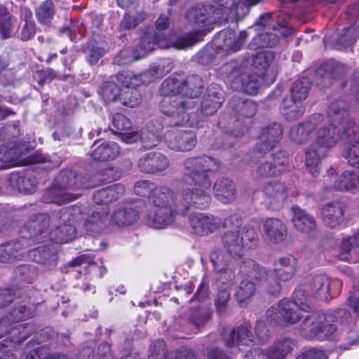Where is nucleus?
Here are the masks:
<instances>
[{
    "label": "nucleus",
    "mask_w": 359,
    "mask_h": 359,
    "mask_svg": "<svg viewBox=\"0 0 359 359\" xmlns=\"http://www.w3.org/2000/svg\"><path fill=\"white\" fill-rule=\"evenodd\" d=\"M99 95L105 104H109L119 100L121 90L114 81H104L98 90Z\"/></svg>",
    "instance_id": "3c124183"
},
{
    "label": "nucleus",
    "mask_w": 359,
    "mask_h": 359,
    "mask_svg": "<svg viewBox=\"0 0 359 359\" xmlns=\"http://www.w3.org/2000/svg\"><path fill=\"white\" fill-rule=\"evenodd\" d=\"M189 222L193 232L198 236H207L216 231L221 224V219L213 215L202 212H194L189 217Z\"/></svg>",
    "instance_id": "a211bd4d"
},
{
    "label": "nucleus",
    "mask_w": 359,
    "mask_h": 359,
    "mask_svg": "<svg viewBox=\"0 0 359 359\" xmlns=\"http://www.w3.org/2000/svg\"><path fill=\"white\" fill-rule=\"evenodd\" d=\"M34 324L27 323L21 325H11L8 335L4 340L14 344H19L27 339L35 332Z\"/></svg>",
    "instance_id": "58836bf2"
},
{
    "label": "nucleus",
    "mask_w": 359,
    "mask_h": 359,
    "mask_svg": "<svg viewBox=\"0 0 359 359\" xmlns=\"http://www.w3.org/2000/svg\"><path fill=\"white\" fill-rule=\"evenodd\" d=\"M140 140L141 148L144 150H149L159 144L161 137L154 131L144 128L140 135Z\"/></svg>",
    "instance_id": "052dcab7"
},
{
    "label": "nucleus",
    "mask_w": 359,
    "mask_h": 359,
    "mask_svg": "<svg viewBox=\"0 0 359 359\" xmlns=\"http://www.w3.org/2000/svg\"><path fill=\"white\" fill-rule=\"evenodd\" d=\"M204 81L198 74H189L184 76L173 73L163 81L159 89L163 96L159 103L160 111L165 115L172 118V124L175 126H191V114L196 106L191 100H179L174 96L196 99L201 97L204 91Z\"/></svg>",
    "instance_id": "f03ea898"
},
{
    "label": "nucleus",
    "mask_w": 359,
    "mask_h": 359,
    "mask_svg": "<svg viewBox=\"0 0 359 359\" xmlns=\"http://www.w3.org/2000/svg\"><path fill=\"white\" fill-rule=\"evenodd\" d=\"M224 102V91L216 83H211L201 102L200 111L202 115L208 116L215 114Z\"/></svg>",
    "instance_id": "dca6fc26"
},
{
    "label": "nucleus",
    "mask_w": 359,
    "mask_h": 359,
    "mask_svg": "<svg viewBox=\"0 0 359 359\" xmlns=\"http://www.w3.org/2000/svg\"><path fill=\"white\" fill-rule=\"evenodd\" d=\"M326 154H321V149L313 147V145L305 151V166L313 177L318 176L320 170V159Z\"/></svg>",
    "instance_id": "79ce46f5"
},
{
    "label": "nucleus",
    "mask_w": 359,
    "mask_h": 359,
    "mask_svg": "<svg viewBox=\"0 0 359 359\" xmlns=\"http://www.w3.org/2000/svg\"><path fill=\"white\" fill-rule=\"evenodd\" d=\"M263 231L266 239L273 244L282 243L287 236L286 225L276 217H269L264 220Z\"/></svg>",
    "instance_id": "393cba45"
},
{
    "label": "nucleus",
    "mask_w": 359,
    "mask_h": 359,
    "mask_svg": "<svg viewBox=\"0 0 359 359\" xmlns=\"http://www.w3.org/2000/svg\"><path fill=\"white\" fill-rule=\"evenodd\" d=\"M54 181L64 191L67 189H88L90 185L86 177L72 170H62L55 177Z\"/></svg>",
    "instance_id": "412c9836"
},
{
    "label": "nucleus",
    "mask_w": 359,
    "mask_h": 359,
    "mask_svg": "<svg viewBox=\"0 0 359 359\" xmlns=\"http://www.w3.org/2000/svg\"><path fill=\"white\" fill-rule=\"evenodd\" d=\"M140 217L139 211L133 208H123L116 210L111 215V221L119 226L131 225Z\"/></svg>",
    "instance_id": "c03bdc74"
},
{
    "label": "nucleus",
    "mask_w": 359,
    "mask_h": 359,
    "mask_svg": "<svg viewBox=\"0 0 359 359\" xmlns=\"http://www.w3.org/2000/svg\"><path fill=\"white\" fill-rule=\"evenodd\" d=\"M329 341H334L340 349L348 350L353 345L359 344V334L357 330L345 328L334 332Z\"/></svg>",
    "instance_id": "e433bc0d"
},
{
    "label": "nucleus",
    "mask_w": 359,
    "mask_h": 359,
    "mask_svg": "<svg viewBox=\"0 0 359 359\" xmlns=\"http://www.w3.org/2000/svg\"><path fill=\"white\" fill-rule=\"evenodd\" d=\"M312 296L307 285H301L294 290L291 299L296 302L300 309L304 312H311L313 307L309 303V297Z\"/></svg>",
    "instance_id": "603ef678"
},
{
    "label": "nucleus",
    "mask_w": 359,
    "mask_h": 359,
    "mask_svg": "<svg viewBox=\"0 0 359 359\" xmlns=\"http://www.w3.org/2000/svg\"><path fill=\"white\" fill-rule=\"evenodd\" d=\"M256 284L243 276L236 290L234 297L238 304L246 302L256 293Z\"/></svg>",
    "instance_id": "8fccbe9b"
},
{
    "label": "nucleus",
    "mask_w": 359,
    "mask_h": 359,
    "mask_svg": "<svg viewBox=\"0 0 359 359\" xmlns=\"http://www.w3.org/2000/svg\"><path fill=\"white\" fill-rule=\"evenodd\" d=\"M81 215V208L78 205H69L59 210V222L72 224Z\"/></svg>",
    "instance_id": "e2e57ef3"
},
{
    "label": "nucleus",
    "mask_w": 359,
    "mask_h": 359,
    "mask_svg": "<svg viewBox=\"0 0 359 359\" xmlns=\"http://www.w3.org/2000/svg\"><path fill=\"white\" fill-rule=\"evenodd\" d=\"M274 60V54L270 50H261L255 53L252 58V65L262 77L267 76L268 69Z\"/></svg>",
    "instance_id": "49530a36"
},
{
    "label": "nucleus",
    "mask_w": 359,
    "mask_h": 359,
    "mask_svg": "<svg viewBox=\"0 0 359 359\" xmlns=\"http://www.w3.org/2000/svg\"><path fill=\"white\" fill-rule=\"evenodd\" d=\"M257 111V104L253 100L235 98L232 100L231 112H224L218 118L217 126L226 134L236 137L249 131L245 119L252 118Z\"/></svg>",
    "instance_id": "7ed1b4c3"
},
{
    "label": "nucleus",
    "mask_w": 359,
    "mask_h": 359,
    "mask_svg": "<svg viewBox=\"0 0 359 359\" xmlns=\"http://www.w3.org/2000/svg\"><path fill=\"white\" fill-rule=\"evenodd\" d=\"M213 190L216 198L223 203H228L236 198L234 183L227 177L218 178L214 184Z\"/></svg>",
    "instance_id": "f704fd0d"
},
{
    "label": "nucleus",
    "mask_w": 359,
    "mask_h": 359,
    "mask_svg": "<svg viewBox=\"0 0 359 359\" xmlns=\"http://www.w3.org/2000/svg\"><path fill=\"white\" fill-rule=\"evenodd\" d=\"M108 215V207L94 210L84 222L85 229L91 233H98L102 229L101 224L107 220Z\"/></svg>",
    "instance_id": "a19ab883"
},
{
    "label": "nucleus",
    "mask_w": 359,
    "mask_h": 359,
    "mask_svg": "<svg viewBox=\"0 0 359 359\" xmlns=\"http://www.w3.org/2000/svg\"><path fill=\"white\" fill-rule=\"evenodd\" d=\"M282 113L285 118L290 121L302 117L305 112V107L302 102L285 97L281 103Z\"/></svg>",
    "instance_id": "a18cd8bd"
},
{
    "label": "nucleus",
    "mask_w": 359,
    "mask_h": 359,
    "mask_svg": "<svg viewBox=\"0 0 359 359\" xmlns=\"http://www.w3.org/2000/svg\"><path fill=\"white\" fill-rule=\"evenodd\" d=\"M312 83L309 77L303 76L296 80L290 88L291 100L299 102L305 100L311 88Z\"/></svg>",
    "instance_id": "09e8293b"
},
{
    "label": "nucleus",
    "mask_w": 359,
    "mask_h": 359,
    "mask_svg": "<svg viewBox=\"0 0 359 359\" xmlns=\"http://www.w3.org/2000/svg\"><path fill=\"white\" fill-rule=\"evenodd\" d=\"M230 299L231 294L227 290L222 289L218 292L215 299V306L219 316H224L226 313Z\"/></svg>",
    "instance_id": "774afa93"
},
{
    "label": "nucleus",
    "mask_w": 359,
    "mask_h": 359,
    "mask_svg": "<svg viewBox=\"0 0 359 359\" xmlns=\"http://www.w3.org/2000/svg\"><path fill=\"white\" fill-rule=\"evenodd\" d=\"M13 323L23 321L34 316V311L26 305H20L13 308L7 313Z\"/></svg>",
    "instance_id": "0e129e2a"
},
{
    "label": "nucleus",
    "mask_w": 359,
    "mask_h": 359,
    "mask_svg": "<svg viewBox=\"0 0 359 359\" xmlns=\"http://www.w3.org/2000/svg\"><path fill=\"white\" fill-rule=\"evenodd\" d=\"M344 141L342 148V156L351 166L359 170V135L355 130V123L348 120L341 135Z\"/></svg>",
    "instance_id": "1a4fd4ad"
},
{
    "label": "nucleus",
    "mask_w": 359,
    "mask_h": 359,
    "mask_svg": "<svg viewBox=\"0 0 359 359\" xmlns=\"http://www.w3.org/2000/svg\"><path fill=\"white\" fill-rule=\"evenodd\" d=\"M241 271L245 278L255 283L257 286L264 285L266 290L269 285L273 284L268 270L253 259H248L244 261L241 266Z\"/></svg>",
    "instance_id": "6ab92c4d"
},
{
    "label": "nucleus",
    "mask_w": 359,
    "mask_h": 359,
    "mask_svg": "<svg viewBox=\"0 0 359 359\" xmlns=\"http://www.w3.org/2000/svg\"><path fill=\"white\" fill-rule=\"evenodd\" d=\"M278 307L282 321L287 325H294L302 318L303 311L296 302L288 298L281 299Z\"/></svg>",
    "instance_id": "7c9ffc66"
},
{
    "label": "nucleus",
    "mask_w": 359,
    "mask_h": 359,
    "mask_svg": "<svg viewBox=\"0 0 359 359\" xmlns=\"http://www.w3.org/2000/svg\"><path fill=\"white\" fill-rule=\"evenodd\" d=\"M254 340L249 323H243L233 328L226 337H224V344L227 347L248 346Z\"/></svg>",
    "instance_id": "a878e982"
},
{
    "label": "nucleus",
    "mask_w": 359,
    "mask_h": 359,
    "mask_svg": "<svg viewBox=\"0 0 359 359\" xmlns=\"http://www.w3.org/2000/svg\"><path fill=\"white\" fill-rule=\"evenodd\" d=\"M116 80L127 88H135L140 85V79L129 70H123L115 74Z\"/></svg>",
    "instance_id": "69168bd1"
},
{
    "label": "nucleus",
    "mask_w": 359,
    "mask_h": 359,
    "mask_svg": "<svg viewBox=\"0 0 359 359\" xmlns=\"http://www.w3.org/2000/svg\"><path fill=\"white\" fill-rule=\"evenodd\" d=\"M137 166L142 173L156 175L165 171L170 166V161L161 152L150 151L139 158Z\"/></svg>",
    "instance_id": "ddd939ff"
},
{
    "label": "nucleus",
    "mask_w": 359,
    "mask_h": 359,
    "mask_svg": "<svg viewBox=\"0 0 359 359\" xmlns=\"http://www.w3.org/2000/svg\"><path fill=\"white\" fill-rule=\"evenodd\" d=\"M36 275V268L29 264L19 265L13 271L15 279L22 283H32Z\"/></svg>",
    "instance_id": "bf43d9fd"
},
{
    "label": "nucleus",
    "mask_w": 359,
    "mask_h": 359,
    "mask_svg": "<svg viewBox=\"0 0 359 359\" xmlns=\"http://www.w3.org/2000/svg\"><path fill=\"white\" fill-rule=\"evenodd\" d=\"M120 153L121 148L116 142L104 141L90 152V157L95 161L106 162L116 159Z\"/></svg>",
    "instance_id": "c85d7f7f"
},
{
    "label": "nucleus",
    "mask_w": 359,
    "mask_h": 359,
    "mask_svg": "<svg viewBox=\"0 0 359 359\" xmlns=\"http://www.w3.org/2000/svg\"><path fill=\"white\" fill-rule=\"evenodd\" d=\"M299 326L301 336L306 340L329 341L337 331L334 324L329 323L325 315L319 312H309Z\"/></svg>",
    "instance_id": "20e7f679"
},
{
    "label": "nucleus",
    "mask_w": 359,
    "mask_h": 359,
    "mask_svg": "<svg viewBox=\"0 0 359 359\" xmlns=\"http://www.w3.org/2000/svg\"><path fill=\"white\" fill-rule=\"evenodd\" d=\"M10 184L20 193L32 194L37 185V179L31 173L12 172L9 176Z\"/></svg>",
    "instance_id": "2f4dec72"
},
{
    "label": "nucleus",
    "mask_w": 359,
    "mask_h": 359,
    "mask_svg": "<svg viewBox=\"0 0 359 359\" xmlns=\"http://www.w3.org/2000/svg\"><path fill=\"white\" fill-rule=\"evenodd\" d=\"M76 229L73 224L60 222V224L50 231V240L56 243H66L73 240Z\"/></svg>",
    "instance_id": "4c0bfd02"
},
{
    "label": "nucleus",
    "mask_w": 359,
    "mask_h": 359,
    "mask_svg": "<svg viewBox=\"0 0 359 359\" xmlns=\"http://www.w3.org/2000/svg\"><path fill=\"white\" fill-rule=\"evenodd\" d=\"M323 116L319 113L310 115L307 119L292 126L289 132L290 139L297 144H304L311 140L316 129L323 122Z\"/></svg>",
    "instance_id": "9b49d317"
},
{
    "label": "nucleus",
    "mask_w": 359,
    "mask_h": 359,
    "mask_svg": "<svg viewBox=\"0 0 359 359\" xmlns=\"http://www.w3.org/2000/svg\"><path fill=\"white\" fill-rule=\"evenodd\" d=\"M262 201L269 210L282 208L288 197V189L284 182L273 180L265 182L262 187Z\"/></svg>",
    "instance_id": "6e6552de"
},
{
    "label": "nucleus",
    "mask_w": 359,
    "mask_h": 359,
    "mask_svg": "<svg viewBox=\"0 0 359 359\" xmlns=\"http://www.w3.org/2000/svg\"><path fill=\"white\" fill-rule=\"evenodd\" d=\"M25 255L19 241H8L0 245V262L11 264L20 261Z\"/></svg>",
    "instance_id": "c9c22d12"
},
{
    "label": "nucleus",
    "mask_w": 359,
    "mask_h": 359,
    "mask_svg": "<svg viewBox=\"0 0 359 359\" xmlns=\"http://www.w3.org/2000/svg\"><path fill=\"white\" fill-rule=\"evenodd\" d=\"M220 162L210 156L202 155L186 158L183 162L182 181L195 187L182 191L177 201L175 192L168 185L156 184L149 203L155 208L148 214V220L156 229H162L172 224L176 216L187 215L194 207L205 209L211 203V197L205 191L211 187L210 175L220 168Z\"/></svg>",
    "instance_id": "f257e3e1"
},
{
    "label": "nucleus",
    "mask_w": 359,
    "mask_h": 359,
    "mask_svg": "<svg viewBox=\"0 0 359 359\" xmlns=\"http://www.w3.org/2000/svg\"><path fill=\"white\" fill-rule=\"evenodd\" d=\"M312 296L328 301L330 299V278L325 274H318L306 284Z\"/></svg>",
    "instance_id": "c756f323"
},
{
    "label": "nucleus",
    "mask_w": 359,
    "mask_h": 359,
    "mask_svg": "<svg viewBox=\"0 0 359 359\" xmlns=\"http://www.w3.org/2000/svg\"><path fill=\"white\" fill-rule=\"evenodd\" d=\"M158 36L156 33L144 32L141 36L138 46L135 48L140 52L141 57L154 49V46L158 43Z\"/></svg>",
    "instance_id": "13d9d810"
},
{
    "label": "nucleus",
    "mask_w": 359,
    "mask_h": 359,
    "mask_svg": "<svg viewBox=\"0 0 359 359\" xmlns=\"http://www.w3.org/2000/svg\"><path fill=\"white\" fill-rule=\"evenodd\" d=\"M83 52L88 65H97L100 59L107 52V43L104 37L99 34H93L88 39Z\"/></svg>",
    "instance_id": "5701e85b"
},
{
    "label": "nucleus",
    "mask_w": 359,
    "mask_h": 359,
    "mask_svg": "<svg viewBox=\"0 0 359 359\" xmlns=\"http://www.w3.org/2000/svg\"><path fill=\"white\" fill-rule=\"evenodd\" d=\"M111 130L114 134L118 135L124 131L132 129V124L129 118L121 113H116L111 119Z\"/></svg>",
    "instance_id": "680f3d73"
},
{
    "label": "nucleus",
    "mask_w": 359,
    "mask_h": 359,
    "mask_svg": "<svg viewBox=\"0 0 359 359\" xmlns=\"http://www.w3.org/2000/svg\"><path fill=\"white\" fill-rule=\"evenodd\" d=\"M168 147L177 151H189L197 142L196 133L191 130H169L165 135Z\"/></svg>",
    "instance_id": "f8f14e48"
},
{
    "label": "nucleus",
    "mask_w": 359,
    "mask_h": 359,
    "mask_svg": "<svg viewBox=\"0 0 359 359\" xmlns=\"http://www.w3.org/2000/svg\"><path fill=\"white\" fill-rule=\"evenodd\" d=\"M337 191H355L359 188V176L353 171L345 170L334 182Z\"/></svg>",
    "instance_id": "37998d69"
},
{
    "label": "nucleus",
    "mask_w": 359,
    "mask_h": 359,
    "mask_svg": "<svg viewBox=\"0 0 359 359\" xmlns=\"http://www.w3.org/2000/svg\"><path fill=\"white\" fill-rule=\"evenodd\" d=\"M50 217L47 213H37L29 217L19 230L22 238L41 243L50 240Z\"/></svg>",
    "instance_id": "423d86ee"
},
{
    "label": "nucleus",
    "mask_w": 359,
    "mask_h": 359,
    "mask_svg": "<svg viewBox=\"0 0 359 359\" xmlns=\"http://www.w3.org/2000/svg\"><path fill=\"white\" fill-rule=\"evenodd\" d=\"M273 266L271 275L273 284L268 286L267 292L271 296L278 297L282 290L280 282H287L294 278L298 262L294 255L287 254L274 260Z\"/></svg>",
    "instance_id": "39448f33"
},
{
    "label": "nucleus",
    "mask_w": 359,
    "mask_h": 359,
    "mask_svg": "<svg viewBox=\"0 0 359 359\" xmlns=\"http://www.w3.org/2000/svg\"><path fill=\"white\" fill-rule=\"evenodd\" d=\"M221 241L223 248L233 259H240L243 257V245L238 231L225 230L221 236Z\"/></svg>",
    "instance_id": "bb28decb"
},
{
    "label": "nucleus",
    "mask_w": 359,
    "mask_h": 359,
    "mask_svg": "<svg viewBox=\"0 0 359 359\" xmlns=\"http://www.w3.org/2000/svg\"><path fill=\"white\" fill-rule=\"evenodd\" d=\"M33 262L48 267H55L58 260V251L52 244H45L34 248L28 252Z\"/></svg>",
    "instance_id": "b1692460"
},
{
    "label": "nucleus",
    "mask_w": 359,
    "mask_h": 359,
    "mask_svg": "<svg viewBox=\"0 0 359 359\" xmlns=\"http://www.w3.org/2000/svg\"><path fill=\"white\" fill-rule=\"evenodd\" d=\"M295 341L288 337H280L269 348L250 351L244 359H285L292 352Z\"/></svg>",
    "instance_id": "0eeeda50"
},
{
    "label": "nucleus",
    "mask_w": 359,
    "mask_h": 359,
    "mask_svg": "<svg viewBox=\"0 0 359 359\" xmlns=\"http://www.w3.org/2000/svg\"><path fill=\"white\" fill-rule=\"evenodd\" d=\"M42 201L46 203L62 205L68 201V196L53 181L52 185L44 191Z\"/></svg>",
    "instance_id": "864d4df0"
},
{
    "label": "nucleus",
    "mask_w": 359,
    "mask_h": 359,
    "mask_svg": "<svg viewBox=\"0 0 359 359\" xmlns=\"http://www.w3.org/2000/svg\"><path fill=\"white\" fill-rule=\"evenodd\" d=\"M279 43L278 36L272 32H262L255 37L249 43V48L257 50L259 48H273Z\"/></svg>",
    "instance_id": "de8ad7c7"
},
{
    "label": "nucleus",
    "mask_w": 359,
    "mask_h": 359,
    "mask_svg": "<svg viewBox=\"0 0 359 359\" xmlns=\"http://www.w3.org/2000/svg\"><path fill=\"white\" fill-rule=\"evenodd\" d=\"M156 184L148 180L137 181L134 185V192L138 196L145 198L149 201Z\"/></svg>",
    "instance_id": "338daca9"
},
{
    "label": "nucleus",
    "mask_w": 359,
    "mask_h": 359,
    "mask_svg": "<svg viewBox=\"0 0 359 359\" xmlns=\"http://www.w3.org/2000/svg\"><path fill=\"white\" fill-rule=\"evenodd\" d=\"M349 115L348 107L346 102L342 100L332 101L327 107V116L329 124L339 128L344 121Z\"/></svg>",
    "instance_id": "72a5a7b5"
},
{
    "label": "nucleus",
    "mask_w": 359,
    "mask_h": 359,
    "mask_svg": "<svg viewBox=\"0 0 359 359\" xmlns=\"http://www.w3.org/2000/svg\"><path fill=\"white\" fill-rule=\"evenodd\" d=\"M341 135L340 128L328 124L317 130L315 142L311 145L321 149V154H327L337 144Z\"/></svg>",
    "instance_id": "aec40b11"
},
{
    "label": "nucleus",
    "mask_w": 359,
    "mask_h": 359,
    "mask_svg": "<svg viewBox=\"0 0 359 359\" xmlns=\"http://www.w3.org/2000/svg\"><path fill=\"white\" fill-rule=\"evenodd\" d=\"M248 36V33L245 30L241 31L238 37L233 29L221 31L219 38L215 42L217 50L226 53L236 52L244 46Z\"/></svg>",
    "instance_id": "f3484780"
},
{
    "label": "nucleus",
    "mask_w": 359,
    "mask_h": 359,
    "mask_svg": "<svg viewBox=\"0 0 359 359\" xmlns=\"http://www.w3.org/2000/svg\"><path fill=\"white\" fill-rule=\"evenodd\" d=\"M55 337L56 333L55 330L51 327H46L37 332L34 338L27 344V347L29 348L32 345L49 347V345L53 344Z\"/></svg>",
    "instance_id": "6e6d98bb"
},
{
    "label": "nucleus",
    "mask_w": 359,
    "mask_h": 359,
    "mask_svg": "<svg viewBox=\"0 0 359 359\" xmlns=\"http://www.w3.org/2000/svg\"><path fill=\"white\" fill-rule=\"evenodd\" d=\"M346 75V67L334 60L323 62L316 71V77L321 80L319 85L328 87L337 80L342 79Z\"/></svg>",
    "instance_id": "4468645a"
},
{
    "label": "nucleus",
    "mask_w": 359,
    "mask_h": 359,
    "mask_svg": "<svg viewBox=\"0 0 359 359\" xmlns=\"http://www.w3.org/2000/svg\"><path fill=\"white\" fill-rule=\"evenodd\" d=\"M288 156L285 151L280 150L271 155V157L261 163L255 170L259 178H269L283 175L288 167Z\"/></svg>",
    "instance_id": "9d476101"
},
{
    "label": "nucleus",
    "mask_w": 359,
    "mask_h": 359,
    "mask_svg": "<svg viewBox=\"0 0 359 359\" xmlns=\"http://www.w3.org/2000/svg\"><path fill=\"white\" fill-rule=\"evenodd\" d=\"M292 210L293 212L292 222L297 231L309 233L316 229V219L313 216L297 205H293Z\"/></svg>",
    "instance_id": "473e14b6"
},
{
    "label": "nucleus",
    "mask_w": 359,
    "mask_h": 359,
    "mask_svg": "<svg viewBox=\"0 0 359 359\" xmlns=\"http://www.w3.org/2000/svg\"><path fill=\"white\" fill-rule=\"evenodd\" d=\"M345 206L339 201L327 203L320 210L323 223L327 227L334 229L344 221Z\"/></svg>",
    "instance_id": "4be33fe9"
},
{
    "label": "nucleus",
    "mask_w": 359,
    "mask_h": 359,
    "mask_svg": "<svg viewBox=\"0 0 359 359\" xmlns=\"http://www.w3.org/2000/svg\"><path fill=\"white\" fill-rule=\"evenodd\" d=\"M262 81L266 82V77L261 76L258 73L248 74L241 79L242 89L248 94L256 95Z\"/></svg>",
    "instance_id": "4d7b16f0"
},
{
    "label": "nucleus",
    "mask_w": 359,
    "mask_h": 359,
    "mask_svg": "<svg viewBox=\"0 0 359 359\" xmlns=\"http://www.w3.org/2000/svg\"><path fill=\"white\" fill-rule=\"evenodd\" d=\"M241 243L243 245V251L255 250L259 245V235L256 229L252 225H245L243 227Z\"/></svg>",
    "instance_id": "5fc2aeb1"
},
{
    "label": "nucleus",
    "mask_w": 359,
    "mask_h": 359,
    "mask_svg": "<svg viewBox=\"0 0 359 359\" xmlns=\"http://www.w3.org/2000/svg\"><path fill=\"white\" fill-rule=\"evenodd\" d=\"M34 12L39 24L50 26L56 13L55 5L53 0H45L35 8Z\"/></svg>",
    "instance_id": "ea45409f"
},
{
    "label": "nucleus",
    "mask_w": 359,
    "mask_h": 359,
    "mask_svg": "<svg viewBox=\"0 0 359 359\" xmlns=\"http://www.w3.org/2000/svg\"><path fill=\"white\" fill-rule=\"evenodd\" d=\"M126 191V187L121 183L97 190L93 196V201L98 205H107L118 201Z\"/></svg>",
    "instance_id": "cd10ccee"
},
{
    "label": "nucleus",
    "mask_w": 359,
    "mask_h": 359,
    "mask_svg": "<svg viewBox=\"0 0 359 359\" xmlns=\"http://www.w3.org/2000/svg\"><path fill=\"white\" fill-rule=\"evenodd\" d=\"M283 135V128L277 123H269L263 128L258 136L255 149L259 154H266L279 143Z\"/></svg>",
    "instance_id": "2eb2a0df"
}]
</instances>
